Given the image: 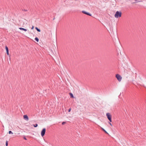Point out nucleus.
I'll use <instances>...</instances> for the list:
<instances>
[{"mask_svg": "<svg viewBox=\"0 0 146 146\" xmlns=\"http://www.w3.org/2000/svg\"><path fill=\"white\" fill-rule=\"evenodd\" d=\"M35 40L38 42L39 41V39L37 37L35 38Z\"/></svg>", "mask_w": 146, "mask_h": 146, "instance_id": "obj_10", "label": "nucleus"}, {"mask_svg": "<svg viewBox=\"0 0 146 146\" xmlns=\"http://www.w3.org/2000/svg\"><path fill=\"white\" fill-rule=\"evenodd\" d=\"M24 139H25L26 140H27V139L25 137H24Z\"/></svg>", "mask_w": 146, "mask_h": 146, "instance_id": "obj_19", "label": "nucleus"}, {"mask_svg": "<svg viewBox=\"0 0 146 146\" xmlns=\"http://www.w3.org/2000/svg\"><path fill=\"white\" fill-rule=\"evenodd\" d=\"M122 13L121 11H117L115 14L114 16L115 18H118L120 17L121 16Z\"/></svg>", "mask_w": 146, "mask_h": 146, "instance_id": "obj_1", "label": "nucleus"}, {"mask_svg": "<svg viewBox=\"0 0 146 146\" xmlns=\"http://www.w3.org/2000/svg\"><path fill=\"white\" fill-rule=\"evenodd\" d=\"M65 123H65V122H63L62 123V125H64V124H65Z\"/></svg>", "mask_w": 146, "mask_h": 146, "instance_id": "obj_16", "label": "nucleus"}, {"mask_svg": "<svg viewBox=\"0 0 146 146\" xmlns=\"http://www.w3.org/2000/svg\"><path fill=\"white\" fill-rule=\"evenodd\" d=\"M106 116L107 117L108 119L109 120L110 122L112 121L111 118V116L109 113H106Z\"/></svg>", "mask_w": 146, "mask_h": 146, "instance_id": "obj_3", "label": "nucleus"}, {"mask_svg": "<svg viewBox=\"0 0 146 146\" xmlns=\"http://www.w3.org/2000/svg\"><path fill=\"white\" fill-rule=\"evenodd\" d=\"M34 27L33 26L31 28V29H34Z\"/></svg>", "mask_w": 146, "mask_h": 146, "instance_id": "obj_18", "label": "nucleus"}, {"mask_svg": "<svg viewBox=\"0 0 146 146\" xmlns=\"http://www.w3.org/2000/svg\"><path fill=\"white\" fill-rule=\"evenodd\" d=\"M102 129L103 130V131H104L106 133L108 134V133L105 131V129H104L103 128H102Z\"/></svg>", "mask_w": 146, "mask_h": 146, "instance_id": "obj_12", "label": "nucleus"}, {"mask_svg": "<svg viewBox=\"0 0 146 146\" xmlns=\"http://www.w3.org/2000/svg\"><path fill=\"white\" fill-rule=\"evenodd\" d=\"M35 29L36 30L38 31L39 32H40V29H38L37 27H36Z\"/></svg>", "mask_w": 146, "mask_h": 146, "instance_id": "obj_9", "label": "nucleus"}, {"mask_svg": "<svg viewBox=\"0 0 146 146\" xmlns=\"http://www.w3.org/2000/svg\"><path fill=\"white\" fill-rule=\"evenodd\" d=\"M19 29L20 30H23V31H27V29H24V28H21V27L19 28Z\"/></svg>", "mask_w": 146, "mask_h": 146, "instance_id": "obj_8", "label": "nucleus"}, {"mask_svg": "<svg viewBox=\"0 0 146 146\" xmlns=\"http://www.w3.org/2000/svg\"><path fill=\"white\" fill-rule=\"evenodd\" d=\"M5 49H6V51L7 52V54L8 55H9V53L8 48L7 46H5Z\"/></svg>", "mask_w": 146, "mask_h": 146, "instance_id": "obj_7", "label": "nucleus"}, {"mask_svg": "<svg viewBox=\"0 0 146 146\" xmlns=\"http://www.w3.org/2000/svg\"><path fill=\"white\" fill-rule=\"evenodd\" d=\"M46 129L45 128H44L42 129L41 132V135L42 137H43L44 136L46 132Z\"/></svg>", "mask_w": 146, "mask_h": 146, "instance_id": "obj_4", "label": "nucleus"}, {"mask_svg": "<svg viewBox=\"0 0 146 146\" xmlns=\"http://www.w3.org/2000/svg\"><path fill=\"white\" fill-rule=\"evenodd\" d=\"M116 78L119 82H120L122 79V77L119 74H116L115 76Z\"/></svg>", "mask_w": 146, "mask_h": 146, "instance_id": "obj_2", "label": "nucleus"}, {"mask_svg": "<svg viewBox=\"0 0 146 146\" xmlns=\"http://www.w3.org/2000/svg\"><path fill=\"white\" fill-rule=\"evenodd\" d=\"M82 13L84 14H86L88 15L89 16H91V14H90V13H89L88 12H87L85 11H82Z\"/></svg>", "mask_w": 146, "mask_h": 146, "instance_id": "obj_6", "label": "nucleus"}, {"mask_svg": "<svg viewBox=\"0 0 146 146\" xmlns=\"http://www.w3.org/2000/svg\"><path fill=\"white\" fill-rule=\"evenodd\" d=\"M23 118L25 119L27 121H28L29 120V118L27 115H23Z\"/></svg>", "mask_w": 146, "mask_h": 146, "instance_id": "obj_5", "label": "nucleus"}, {"mask_svg": "<svg viewBox=\"0 0 146 146\" xmlns=\"http://www.w3.org/2000/svg\"><path fill=\"white\" fill-rule=\"evenodd\" d=\"M71 110V108H70V109L68 110V112H70V111Z\"/></svg>", "mask_w": 146, "mask_h": 146, "instance_id": "obj_17", "label": "nucleus"}, {"mask_svg": "<svg viewBox=\"0 0 146 146\" xmlns=\"http://www.w3.org/2000/svg\"><path fill=\"white\" fill-rule=\"evenodd\" d=\"M70 95L71 98H74V96L72 93H70Z\"/></svg>", "mask_w": 146, "mask_h": 146, "instance_id": "obj_11", "label": "nucleus"}, {"mask_svg": "<svg viewBox=\"0 0 146 146\" xmlns=\"http://www.w3.org/2000/svg\"><path fill=\"white\" fill-rule=\"evenodd\" d=\"M109 123L111 126H112V125L111 123L109 122Z\"/></svg>", "mask_w": 146, "mask_h": 146, "instance_id": "obj_20", "label": "nucleus"}, {"mask_svg": "<svg viewBox=\"0 0 146 146\" xmlns=\"http://www.w3.org/2000/svg\"><path fill=\"white\" fill-rule=\"evenodd\" d=\"M5 145H6V146H8V141H6Z\"/></svg>", "mask_w": 146, "mask_h": 146, "instance_id": "obj_15", "label": "nucleus"}, {"mask_svg": "<svg viewBox=\"0 0 146 146\" xmlns=\"http://www.w3.org/2000/svg\"><path fill=\"white\" fill-rule=\"evenodd\" d=\"M9 134H13V133L11 131H9Z\"/></svg>", "mask_w": 146, "mask_h": 146, "instance_id": "obj_13", "label": "nucleus"}, {"mask_svg": "<svg viewBox=\"0 0 146 146\" xmlns=\"http://www.w3.org/2000/svg\"><path fill=\"white\" fill-rule=\"evenodd\" d=\"M33 126L35 127H36L38 126V124H36L35 125H34Z\"/></svg>", "mask_w": 146, "mask_h": 146, "instance_id": "obj_14", "label": "nucleus"}]
</instances>
